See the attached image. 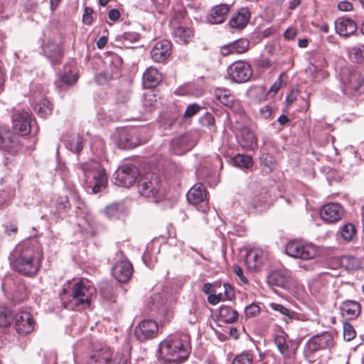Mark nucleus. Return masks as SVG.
I'll use <instances>...</instances> for the list:
<instances>
[{
    "label": "nucleus",
    "mask_w": 364,
    "mask_h": 364,
    "mask_svg": "<svg viewBox=\"0 0 364 364\" xmlns=\"http://www.w3.org/2000/svg\"><path fill=\"white\" fill-rule=\"evenodd\" d=\"M77 75L75 73L70 72L69 73H65L59 75V78L55 82L56 87L60 89H63V86H71L77 80Z\"/></svg>",
    "instance_id": "obj_40"
},
{
    "label": "nucleus",
    "mask_w": 364,
    "mask_h": 364,
    "mask_svg": "<svg viewBox=\"0 0 364 364\" xmlns=\"http://www.w3.org/2000/svg\"><path fill=\"white\" fill-rule=\"evenodd\" d=\"M230 78L235 82L242 83L247 82L252 76L250 65L245 61H236L228 68Z\"/></svg>",
    "instance_id": "obj_12"
},
{
    "label": "nucleus",
    "mask_w": 364,
    "mask_h": 364,
    "mask_svg": "<svg viewBox=\"0 0 364 364\" xmlns=\"http://www.w3.org/2000/svg\"><path fill=\"white\" fill-rule=\"evenodd\" d=\"M250 18V12L247 8L240 9L237 13L234 15L230 20V26L232 28L242 29L244 28Z\"/></svg>",
    "instance_id": "obj_31"
},
{
    "label": "nucleus",
    "mask_w": 364,
    "mask_h": 364,
    "mask_svg": "<svg viewBox=\"0 0 364 364\" xmlns=\"http://www.w3.org/2000/svg\"><path fill=\"white\" fill-rule=\"evenodd\" d=\"M112 273L119 282L125 283L129 280L132 275V264L127 259L119 260L113 266Z\"/></svg>",
    "instance_id": "obj_18"
},
{
    "label": "nucleus",
    "mask_w": 364,
    "mask_h": 364,
    "mask_svg": "<svg viewBox=\"0 0 364 364\" xmlns=\"http://www.w3.org/2000/svg\"><path fill=\"white\" fill-rule=\"evenodd\" d=\"M285 251L289 256L304 260L312 259L317 255L315 245L297 240L289 242L286 245Z\"/></svg>",
    "instance_id": "obj_8"
},
{
    "label": "nucleus",
    "mask_w": 364,
    "mask_h": 364,
    "mask_svg": "<svg viewBox=\"0 0 364 364\" xmlns=\"http://www.w3.org/2000/svg\"><path fill=\"white\" fill-rule=\"evenodd\" d=\"M338 9L342 11H350L353 9V4L349 1H340L338 4Z\"/></svg>",
    "instance_id": "obj_62"
},
{
    "label": "nucleus",
    "mask_w": 364,
    "mask_h": 364,
    "mask_svg": "<svg viewBox=\"0 0 364 364\" xmlns=\"http://www.w3.org/2000/svg\"><path fill=\"white\" fill-rule=\"evenodd\" d=\"M87 364H127V359L121 355L112 358L111 349L103 346L90 358Z\"/></svg>",
    "instance_id": "obj_13"
},
{
    "label": "nucleus",
    "mask_w": 364,
    "mask_h": 364,
    "mask_svg": "<svg viewBox=\"0 0 364 364\" xmlns=\"http://www.w3.org/2000/svg\"><path fill=\"white\" fill-rule=\"evenodd\" d=\"M95 287L88 283L77 282L73 287L70 302L77 310L85 309L95 296Z\"/></svg>",
    "instance_id": "obj_5"
},
{
    "label": "nucleus",
    "mask_w": 364,
    "mask_h": 364,
    "mask_svg": "<svg viewBox=\"0 0 364 364\" xmlns=\"http://www.w3.org/2000/svg\"><path fill=\"white\" fill-rule=\"evenodd\" d=\"M200 109V107L196 103L189 105L183 114L185 118H189L196 114Z\"/></svg>",
    "instance_id": "obj_52"
},
{
    "label": "nucleus",
    "mask_w": 364,
    "mask_h": 364,
    "mask_svg": "<svg viewBox=\"0 0 364 364\" xmlns=\"http://www.w3.org/2000/svg\"><path fill=\"white\" fill-rule=\"evenodd\" d=\"M105 63L107 64L109 67L104 72L98 74L95 77L97 83L100 85H103L119 75L122 59L117 54H112L105 58Z\"/></svg>",
    "instance_id": "obj_9"
},
{
    "label": "nucleus",
    "mask_w": 364,
    "mask_h": 364,
    "mask_svg": "<svg viewBox=\"0 0 364 364\" xmlns=\"http://www.w3.org/2000/svg\"><path fill=\"white\" fill-rule=\"evenodd\" d=\"M206 191L201 183H196L187 193L186 197L188 203L197 205L203 202L206 198Z\"/></svg>",
    "instance_id": "obj_32"
},
{
    "label": "nucleus",
    "mask_w": 364,
    "mask_h": 364,
    "mask_svg": "<svg viewBox=\"0 0 364 364\" xmlns=\"http://www.w3.org/2000/svg\"><path fill=\"white\" fill-rule=\"evenodd\" d=\"M340 311L343 318L346 319H353L360 314V305L355 301H346L341 305Z\"/></svg>",
    "instance_id": "obj_30"
},
{
    "label": "nucleus",
    "mask_w": 364,
    "mask_h": 364,
    "mask_svg": "<svg viewBox=\"0 0 364 364\" xmlns=\"http://www.w3.org/2000/svg\"><path fill=\"white\" fill-rule=\"evenodd\" d=\"M269 306L273 311L279 313L281 316H283L282 319L286 323L297 318V314L295 311L286 308L280 304L270 303Z\"/></svg>",
    "instance_id": "obj_36"
},
{
    "label": "nucleus",
    "mask_w": 364,
    "mask_h": 364,
    "mask_svg": "<svg viewBox=\"0 0 364 364\" xmlns=\"http://www.w3.org/2000/svg\"><path fill=\"white\" fill-rule=\"evenodd\" d=\"M171 53V43L162 40L155 43L151 50V59L156 63L165 62Z\"/></svg>",
    "instance_id": "obj_19"
},
{
    "label": "nucleus",
    "mask_w": 364,
    "mask_h": 364,
    "mask_svg": "<svg viewBox=\"0 0 364 364\" xmlns=\"http://www.w3.org/2000/svg\"><path fill=\"white\" fill-rule=\"evenodd\" d=\"M80 169L83 173L85 183L92 193H97L107 187V176L105 169L95 161L81 164Z\"/></svg>",
    "instance_id": "obj_4"
},
{
    "label": "nucleus",
    "mask_w": 364,
    "mask_h": 364,
    "mask_svg": "<svg viewBox=\"0 0 364 364\" xmlns=\"http://www.w3.org/2000/svg\"><path fill=\"white\" fill-rule=\"evenodd\" d=\"M200 317V313L199 311L198 304L196 303H193L188 311L186 314L185 319L190 324L196 323Z\"/></svg>",
    "instance_id": "obj_44"
},
{
    "label": "nucleus",
    "mask_w": 364,
    "mask_h": 364,
    "mask_svg": "<svg viewBox=\"0 0 364 364\" xmlns=\"http://www.w3.org/2000/svg\"><path fill=\"white\" fill-rule=\"evenodd\" d=\"M93 10L90 7H86L82 15V21L86 25H90L92 22V14Z\"/></svg>",
    "instance_id": "obj_57"
},
{
    "label": "nucleus",
    "mask_w": 364,
    "mask_h": 364,
    "mask_svg": "<svg viewBox=\"0 0 364 364\" xmlns=\"http://www.w3.org/2000/svg\"><path fill=\"white\" fill-rule=\"evenodd\" d=\"M34 328L35 321L29 311L21 310L14 316V328L19 335H28Z\"/></svg>",
    "instance_id": "obj_15"
},
{
    "label": "nucleus",
    "mask_w": 364,
    "mask_h": 364,
    "mask_svg": "<svg viewBox=\"0 0 364 364\" xmlns=\"http://www.w3.org/2000/svg\"><path fill=\"white\" fill-rule=\"evenodd\" d=\"M266 258V254L262 250L252 249L247 252L245 263L250 270L257 271Z\"/></svg>",
    "instance_id": "obj_22"
},
{
    "label": "nucleus",
    "mask_w": 364,
    "mask_h": 364,
    "mask_svg": "<svg viewBox=\"0 0 364 364\" xmlns=\"http://www.w3.org/2000/svg\"><path fill=\"white\" fill-rule=\"evenodd\" d=\"M268 195L264 190H255L247 198L249 210L261 212L268 207Z\"/></svg>",
    "instance_id": "obj_16"
},
{
    "label": "nucleus",
    "mask_w": 364,
    "mask_h": 364,
    "mask_svg": "<svg viewBox=\"0 0 364 364\" xmlns=\"http://www.w3.org/2000/svg\"><path fill=\"white\" fill-rule=\"evenodd\" d=\"M235 166L241 168H248L252 166V159L250 156L244 154H237L232 159Z\"/></svg>",
    "instance_id": "obj_42"
},
{
    "label": "nucleus",
    "mask_w": 364,
    "mask_h": 364,
    "mask_svg": "<svg viewBox=\"0 0 364 364\" xmlns=\"http://www.w3.org/2000/svg\"><path fill=\"white\" fill-rule=\"evenodd\" d=\"M214 93L215 98L225 106L231 107L235 100V96L228 89L216 88Z\"/></svg>",
    "instance_id": "obj_37"
},
{
    "label": "nucleus",
    "mask_w": 364,
    "mask_h": 364,
    "mask_svg": "<svg viewBox=\"0 0 364 364\" xmlns=\"http://www.w3.org/2000/svg\"><path fill=\"white\" fill-rule=\"evenodd\" d=\"M139 139L136 137V130L131 129L129 130L122 129L119 132L118 140L119 147L124 149H132L138 146Z\"/></svg>",
    "instance_id": "obj_26"
},
{
    "label": "nucleus",
    "mask_w": 364,
    "mask_h": 364,
    "mask_svg": "<svg viewBox=\"0 0 364 364\" xmlns=\"http://www.w3.org/2000/svg\"><path fill=\"white\" fill-rule=\"evenodd\" d=\"M66 148L73 153H78L82 149V138L80 135L70 136L65 142Z\"/></svg>",
    "instance_id": "obj_41"
},
{
    "label": "nucleus",
    "mask_w": 364,
    "mask_h": 364,
    "mask_svg": "<svg viewBox=\"0 0 364 364\" xmlns=\"http://www.w3.org/2000/svg\"><path fill=\"white\" fill-rule=\"evenodd\" d=\"M55 210L51 209L50 214L45 213L42 215L44 219H57L60 217V214L66 213L71 207L70 203L67 196H59L53 201Z\"/></svg>",
    "instance_id": "obj_25"
},
{
    "label": "nucleus",
    "mask_w": 364,
    "mask_h": 364,
    "mask_svg": "<svg viewBox=\"0 0 364 364\" xmlns=\"http://www.w3.org/2000/svg\"><path fill=\"white\" fill-rule=\"evenodd\" d=\"M123 206L120 204L113 203L106 207L104 210L105 215L109 219L119 218L122 213Z\"/></svg>",
    "instance_id": "obj_43"
},
{
    "label": "nucleus",
    "mask_w": 364,
    "mask_h": 364,
    "mask_svg": "<svg viewBox=\"0 0 364 364\" xmlns=\"http://www.w3.org/2000/svg\"><path fill=\"white\" fill-rule=\"evenodd\" d=\"M230 8L227 4H219L215 6L208 16V21L211 24H219L225 21Z\"/></svg>",
    "instance_id": "obj_28"
},
{
    "label": "nucleus",
    "mask_w": 364,
    "mask_h": 364,
    "mask_svg": "<svg viewBox=\"0 0 364 364\" xmlns=\"http://www.w3.org/2000/svg\"><path fill=\"white\" fill-rule=\"evenodd\" d=\"M159 330L156 321L152 319H145L135 327L134 334L138 341L143 342L154 338L157 336Z\"/></svg>",
    "instance_id": "obj_14"
},
{
    "label": "nucleus",
    "mask_w": 364,
    "mask_h": 364,
    "mask_svg": "<svg viewBox=\"0 0 364 364\" xmlns=\"http://www.w3.org/2000/svg\"><path fill=\"white\" fill-rule=\"evenodd\" d=\"M261 164L264 167H266L267 171H271L274 168V163L272 160V157L269 156L268 154H264L260 158Z\"/></svg>",
    "instance_id": "obj_51"
},
{
    "label": "nucleus",
    "mask_w": 364,
    "mask_h": 364,
    "mask_svg": "<svg viewBox=\"0 0 364 364\" xmlns=\"http://www.w3.org/2000/svg\"><path fill=\"white\" fill-rule=\"evenodd\" d=\"M38 127L32 123L31 115L26 111H17L13 115V131L6 127L0 128V149L14 152L19 143V136L27 135L31 132L37 133Z\"/></svg>",
    "instance_id": "obj_2"
},
{
    "label": "nucleus",
    "mask_w": 364,
    "mask_h": 364,
    "mask_svg": "<svg viewBox=\"0 0 364 364\" xmlns=\"http://www.w3.org/2000/svg\"><path fill=\"white\" fill-rule=\"evenodd\" d=\"M176 120V116L173 115L171 117H168V119H166V114H164V115L161 116L160 118V122L161 125L166 129L167 127H170L172 126L173 123H175Z\"/></svg>",
    "instance_id": "obj_55"
},
{
    "label": "nucleus",
    "mask_w": 364,
    "mask_h": 364,
    "mask_svg": "<svg viewBox=\"0 0 364 364\" xmlns=\"http://www.w3.org/2000/svg\"><path fill=\"white\" fill-rule=\"evenodd\" d=\"M290 278L291 272L282 267L272 270L267 277V281L269 286L285 289L289 285Z\"/></svg>",
    "instance_id": "obj_17"
},
{
    "label": "nucleus",
    "mask_w": 364,
    "mask_h": 364,
    "mask_svg": "<svg viewBox=\"0 0 364 364\" xmlns=\"http://www.w3.org/2000/svg\"><path fill=\"white\" fill-rule=\"evenodd\" d=\"M240 132V143L244 149L252 150L257 146V139L253 131L247 127H243Z\"/></svg>",
    "instance_id": "obj_34"
},
{
    "label": "nucleus",
    "mask_w": 364,
    "mask_h": 364,
    "mask_svg": "<svg viewBox=\"0 0 364 364\" xmlns=\"http://www.w3.org/2000/svg\"><path fill=\"white\" fill-rule=\"evenodd\" d=\"M356 335L355 331L354 330L353 326L348 323L345 322L343 323V338L346 341H350L353 340Z\"/></svg>",
    "instance_id": "obj_50"
},
{
    "label": "nucleus",
    "mask_w": 364,
    "mask_h": 364,
    "mask_svg": "<svg viewBox=\"0 0 364 364\" xmlns=\"http://www.w3.org/2000/svg\"><path fill=\"white\" fill-rule=\"evenodd\" d=\"M70 197L76 207L77 208H82V207L84 205V202L81 200L78 193L75 191H73L70 193Z\"/></svg>",
    "instance_id": "obj_61"
},
{
    "label": "nucleus",
    "mask_w": 364,
    "mask_h": 364,
    "mask_svg": "<svg viewBox=\"0 0 364 364\" xmlns=\"http://www.w3.org/2000/svg\"><path fill=\"white\" fill-rule=\"evenodd\" d=\"M12 319L11 311L7 307L0 306V327L9 326Z\"/></svg>",
    "instance_id": "obj_46"
},
{
    "label": "nucleus",
    "mask_w": 364,
    "mask_h": 364,
    "mask_svg": "<svg viewBox=\"0 0 364 364\" xmlns=\"http://www.w3.org/2000/svg\"><path fill=\"white\" fill-rule=\"evenodd\" d=\"M221 287V284H215V285H213L212 284L210 283H205L203 286V288H202V291L205 294H212L214 292V291H216L215 289V287Z\"/></svg>",
    "instance_id": "obj_60"
},
{
    "label": "nucleus",
    "mask_w": 364,
    "mask_h": 364,
    "mask_svg": "<svg viewBox=\"0 0 364 364\" xmlns=\"http://www.w3.org/2000/svg\"><path fill=\"white\" fill-rule=\"evenodd\" d=\"M232 44V48L235 53L240 54L246 52L249 48V41L247 39L241 38L234 41Z\"/></svg>",
    "instance_id": "obj_48"
},
{
    "label": "nucleus",
    "mask_w": 364,
    "mask_h": 364,
    "mask_svg": "<svg viewBox=\"0 0 364 364\" xmlns=\"http://www.w3.org/2000/svg\"><path fill=\"white\" fill-rule=\"evenodd\" d=\"M321 218L328 223L339 220L343 215V209L338 203H331L324 205L320 211Z\"/></svg>",
    "instance_id": "obj_20"
},
{
    "label": "nucleus",
    "mask_w": 364,
    "mask_h": 364,
    "mask_svg": "<svg viewBox=\"0 0 364 364\" xmlns=\"http://www.w3.org/2000/svg\"><path fill=\"white\" fill-rule=\"evenodd\" d=\"M287 333L281 332L276 336L274 343L279 351L284 357L292 359L294 357L299 344L296 343L295 347H293L291 345L290 346V343L287 341Z\"/></svg>",
    "instance_id": "obj_21"
},
{
    "label": "nucleus",
    "mask_w": 364,
    "mask_h": 364,
    "mask_svg": "<svg viewBox=\"0 0 364 364\" xmlns=\"http://www.w3.org/2000/svg\"><path fill=\"white\" fill-rule=\"evenodd\" d=\"M139 192L141 196L152 198L155 203L164 197L161 184L158 175L152 173L139 180Z\"/></svg>",
    "instance_id": "obj_6"
},
{
    "label": "nucleus",
    "mask_w": 364,
    "mask_h": 364,
    "mask_svg": "<svg viewBox=\"0 0 364 364\" xmlns=\"http://www.w3.org/2000/svg\"><path fill=\"white\" fill-rule=\"evenodd\" d=\"M259 306L256 304H251L245 309V315L247 317H254L259 313Z\"/></svg>",
    "instance_id": "obj_53"
},
{
    "label": "nucleus",
    "mask_w": 364,
    "mask_h": 364,
    "mask_svg": "<svg viewBox=\"0 0 364 364\" xmlns=\"http://www.w3.org/2000/svg\"><path fill=\"white\" fill-rule=\"evenodd\" d=\"M159 359L169 363L182 362L189 355V346L186 335H174L161 342L157 350Z\"/></svg>",
    "instance_id": "obj_3"
},
{
    "label": "nucleus",
    "mask_w": 364,
    "mask_h": 364,
    "mask_svg": "<svg viewBox=\"0 0 364 364\" xmlns=\"http://www.w3.org/2000/svg\"><path fill=\"white\" fill-rule=\"evenodd\" d=\"M219 317L222 321L232 323L237 321L238 313L230 306H222L219 310Z\"/></svg>",
    "instance_id": "obj_38"
},
{
    "label": "nucleus",
    "mask_w": 364,
    "mask_h": 364,
    "mask_svg": "<svg viewBox=\"0 0 364 364\" xmlns=\"http://www.w3.org/2000/svg\"><path fill=\"white\" fill-rule=\"evenodd\" d=\"M33 107L38 114L41 117H46L52 113L53 107L50 102L46 98H35Z\"/></svg>",
    "instance_id": "obj_35"
},
{
    "label": "nucleus",
    "mask_w": 364,
    "mask_h": 364,
    "mask_svg": "<svg viewBox=\"0 0 364 364\" xmlns=\"http://www.w3.org/2000/svg\"><path fill=\"white\" fill-rule=\"evenodd\" d=\"M173 37L179 44H187L193 38V31L188 26L179 25L175 28Z\"/></svg>",
    "instance_id": "obj_33"
},
{
    "label": "nucleus",
    "mask_w": 364,
    "mask_h": 364,
    "mask_svg": "<svg viewBox=\"0 0 364 364\" xmlns=\"http://www.w3.org/2000/svg\"><path fill=\"white\" fill-rule=\"evenodd\" d=\"M272 114V109L269 106L265 105L259 108L258 116L262 119H267Z\"/></svg>",
    "instance_id": "obj_58"
},
{
    "label": "nucleus",
    "mask_w": 364,
    "mask_h": 364,
    "mask_svg": "<svg viewBox=\"0 0 364 364\" xmlns=\"http://www.w3.org/2000/svg\"><path fill=\"white\" fill-rule=\"evenodd\" d=\"M350 58L358 63L364 62V46L353 47L350 50Z\"/></svg>",
    "instance_id": "obj_49"
},
{
    "label": "nucleus",
    "mask_w": 364,
    "mask_h": 364,
    "mask_svg": "<svg viewBox=\"0 0 364 364\" xmlns=\"http://www.w3.org/2000/svg\"><path fill=\"white\" fill-rule=\"evenodd\" d=\"M223 287L224 289V295L227 299L231 300L233 297H235V291L232 286L227 283H224L223 284Z\"/></svg>",
    "instance_id": "obj_59"
},
{
    "label": "nucleus",
    "mask_w": 364,
    "mask_h": 364,
    "mask_svg": "<svg viewBox=\"0 0 364 364\" xmlns=\"http://www.w3.org/2000/svg\"><path fill=\"white\" fill-rule=\"evenodd\" d=\"M346 92L350 94H362L364 92V80L357 72L350 74L348 82L345 85Z\"/></svg>",
    "instance_id": "obj_27"
},
{
    "label": "nucleus",
    "mask_w": 364,
    "mask_h": 364,
    "mask_svg": "<svg viewBox=\"0 0 364 364\" xmlns=\"http://www.w3.org/2000/svg\"><path fill=\"white\" fill-rule=\"evenodd\" d=\"M333 345V338L329 333L314 336L304 345V356L310 363H313L316 357V352L325 348H330Z\"/></svg>",
    "instance_id": "obj_7"
},
{
    "label": "nucleus",
    "mask_w": 364,
    "mask_h": 364,
    "mask_svg": "<svg viewBox=\"0 0 364 364\" xmlns=\"http://www.w3.org/2000/svg\"><path fill=\"white\" fill-rule=\"evenodd\" d=\"M332 277L328 273H322L317 278L314 279L309 284L311 294L314 295H325L328 286Z\"/></svg>",
    "instance_id": "obj_23"
},
{
    "label": "nucleus",
    "mask_w": 364,
    "mask_h": 364,
    "mask_svg": "<svg viewBox=\"0 0 364 364\" xmlns=\"http://www.w3.org/2000/svg\"><path fill=\"white\" fill-rule=\"evenodd\" d=\"M253 362V355L250 351H244L237 355L232 364H252Z\"/></svg>",
    "instance_id": "obj_47"
},
{
    "label": "nucleus",
    "mask_w": 364,
    "mask_h": 364,
    "mask_svg": "<svg viewBox=\"0 0 364 364\" xmlns=\"http://www.w3.org/2000/svg\"><path fill=\"white\" fill-rule=\"evenodd\" d=\"M232 269L234 272L235 273V274L237 276L238 279L242 284H246L248 283L247 278L244 275L243 271L239 265L235 264L232 267Z\"/></svg>",
    "instance_id": "obj_56"
},
{
    "label": "nucleus",
    "mask_w": 364,
    "mask_h": 364,
    "mask_svg": "<svg viewBox=\"0 0 364 364\" xmlns=\"http://www.w3.org/2000/svg\"><path fill=\"white\" fill-rule=\"evenodd\" d=\"M186 14V12L183 9H179L177 11H175L173 16V21L172 23L174 24L175 21L180 22L181 19H183L185 18Z\"/></svg>",
    "instance_id": "obj_63"
},
{
    "label": "nucleus",
    "mask_w": 364,
    "mask_h": 364,
    "mask_svg": "<svg viewBox=\"0 0 364 364\" xmlns=\"http://www.w3.org/2000/svg\"><path fill=\"white\" fill-rule=\"evenodd\" d=\"M298 96V91L297 90H292L286 98V102L287 103L288 106H290L292 105L296 100Z\"/></svg>",
    "instance_id": "obj_64"
},
{
    "label": "nucleus",
    "mask_w": 364,
    "mask_h": 364,
    "mask_svg": "<svg viewBox=\"0 0 364 364\" xmlns=\"http://www.w3.org/2000/svg\"><path fill=\"white\" fill-rule=\"evenodd\" d=\"M43 250L36 240L24 241L17 245L10 257L11 268L27 277H35L41 267Z\"/></svg>",
    "instance_id": "obj_1"
},
{
    "label": "nucleus",
    "mask_w": 364,
    "mask_h": 364,
    "mask_svg": "<svg viewBox=\"0 0 364 364\" xmlns=\"http://www.w3.org/2000/svg\"><path fill=\"white\" fill-rule=\"evenodd\" d=\"M200 122L203 126L207 127L210 129L214 128L215 118L211 114L207 113L201 118Z\"/></svg>",
    "instance_id": "obj_54"
},
{
    "label": "nucleus",
    "mask_w": 364,
    "mask_h": 364,
    "mask_svg": "<svg viewBox=\"0 0 364 364\" xmlns=\"http://www.w3.org/2000/svg\"><path fill=\"white\" fill-rule=\"evenodd\" d=\"M341 264L348 271H353L361 267L360 260L353 256L345 255L341 258Z\"/></svg>",
    "instance_id": "obj_39"
},
{
    "label": "nucleus",
    "mask_w": 364,
    "mask_h": 364,
    "mask_svg": "<svg viewBox=\"0 0 364 364\" xmlns=\"http://www.w3.org/2000/svg\"><path fill=\"white\" fill-rule=\"evenodd\" d=\"M334 26L336 33L345 37L353 34L357 30L356 23L348 17L337 18L334 22Z\"/></svg>",
    "instance_id": "obj_24"
},
{
    "label": "nucleus",
    "mask_w": 364,
    "mask_h": 364,
    "mask_svg": "<svg viewBox=\"0 0 364 364\" xmlns=\"http://www.w3.org/2000/svg\"><path fill=\"white\" fill-rule=\"evenodd\" d=\"M162 80L161 74L158 70L152 66L148 68L144 73L142 80L145 88H153Z\"/></svg>",
    "instance_id": "obj_29"
},
{
    "label": "nucleus",
    "mask_w": 364,
    "mask_h": 364,
    "mask_svg": "<svg viewBox=\"0 0 364 364\" xmlns=\"http://www.w3.org/2000/svg\"><path fill=\"white\" fill-rule=\"evenodd\" d=\"M355 228L351 223H346L340 230V235L346 242H350L355 235Z\"/></svg>",
    "instance_id": "obj_45"
},
{
    "label": "nucleus",
    "mask_w": 364,
    "mask_h": 364,
    "mask_svg": "<svg viewBox=\"0 0 364 364\" xmlns=\"http://www.w3.org/2000/svg\"><path fill=\"white\" fill-rule=\"evenodd\" d=\"M41 47L45 56L52 64H58L61 62L63 57V50L58 38H47L43 42Z\"/></svg>",
    "instance_id": "obj_11"
},
{
    "label": "nucleus",
    "mask_w": 364,
    "mask_h": 364,
    "mask_svg": "<svg viewBox=\"0 0 364 364\" xmlns=\"http://www.w3.org/2000/svg\"><path fill=\"white\" fill-rule=\"evenodd\" d=\"M138 176L139 170L134 165H122L114 174V184L121 187L129 188L135 183Z\"/></svg>",
    "instance_id": "obj_10"
}]
</instances>
